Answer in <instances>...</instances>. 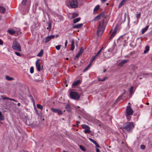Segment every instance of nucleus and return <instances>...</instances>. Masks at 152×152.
Masks as SVG:
<instances>
[{
    "mask_svg": "<svg viewBox=\"0 0 152 152\" xmlns=\"http://www.w3.org/2000/svg\"><path fill=\"white\" fill-rule=\"evenodd\" d=\"M131 115H128L127 114L126 115V118L128 121H130L131 119V117L130 116Z\"/></svg>",
    "mask_w": 152,
    "mask_h": 152,
    "instance_id": "obj_39",
    "label": "nucleus"
},
{
    "mask_svg": "<svg viewBox=\"0 0 152 152\" xmlns=\"http://www.w3.org/2000/svg\"><path fill=\"white\" fill-rule=\"evenodd\" d=\"M8 32L9 34L11 35H13L15 33V31L13 29L8 30Z\"/></svg>",
    "mask_w": 152,
    "mask_h": 152,
    "instance_id": "obj_17",
    "label": "nucleus"
},
{
    "mask_svg": "<svg viewBox=\"0 0 152 152\" xmlns=\"http://www.w3.org/2000/svg\"><path fill=\"white\" fill-rule=\"evenodd\" d=\"M71 7L73 8H75L78 7V2L77 0H71L70 2Z\"/></svg>",
    "mask_w": 152,
    "mask_h": 152,
    "instance_id": "obj_6",
    "label": "nucleus"
},
{
    "mask_svg": "<svg viewBox=\"0 0 152 152\" xmlns=\"http://www.w3.org/2000/svg\"><path fill=\"white\" fill-rule=\"evenodd\" d=\"M51 110L53 112L55 113H57L59 115H61L63 114L62 111L59 109L52 108Z\"/></svg>",
    "mask_w": 152,
    "mask_h": 152,
    "instance_id": "obj_9",
    "label": "nucleus"
},
{
    "mask_svg": "<svg viewBox=\"0 0 152 152\" xmlns=\"http://www.w3.org/2000/svg\"><path fill=\"white\" fill-rule=\"evenodd\" d=\"M98 80L99 81H104L105 80V78H104L102 80V79H101V78H99L98 79Z\"/></svg>",
    "mask_w": 152,
    "mask_h": 152,
    "instance_id": "obj_50",
    "label": "nucleus"
},
{
    "mask_svg": "<svg viewBox=\"0 0 152 152\" xmlns=\"http://www.w3.org/2000/svg\"><path fill=\"white\" fill-rule=\"evenodd\" d=\"M89 140H90V141L91 142H93V143H94V144L96 143V141H95L93 139H91V138H89Z\"/></svg>",
    "mask_w": 152,
    "mask_h": 152,
    "instance_id": "obj_41",
    "label": "nucleus"
},
{
    "mask_svg": "<svg viewBox=\"0 0 152 152\" xmlns=\"http://www.w3.org/2000/svg\"><path fill=\"white\" fill-rule=\"evenodd\" d=\"M104 49L103 47H102L101 49L98 51L96 54V55L97 56H98L101 53L102 51Z\"/></svg>",
    "mask_w": 152,
    "mask_h": 152,
    "instance_id": "obj_28",
    "label": "nucleus"
},
{
    "mask_svg": "<svg viewBox=\"0 0 152 152\" xmlns=\"http://www.w3.org/2000/svg\"><path fill=\"white\" fill-rule=\"evenodd\" d=\"M29 97H30L31 99L32 100V101L33 102H34V99L32 97V96H31V95H29Z\"/></svg>",
    "mask_w": 152,
    "mask_h": 152,
    "instance_id": "obj_51",
    "label": "nucleus"
},
{
    "mask_svg": "<svg viewBox=\"0 0 152 152\" xmlns=\"http://www.w3.org/2000/svg\"><path fill=\"white\" fill-rule=\"evenodd\" d=\"M97 57V56L96 55L94 56H92V59H91V60L93 61L94 60H95L96 58Z\"/></svg>",
    "mask_w": 152,
    "mask_h": 152,
    "instance_id": "obj_38",
    "label": "nucleus"
},
{
    "mask_svg": "<svg viewBox=\"0 0 152 152\" xmlns=\"http://www.w3.org/2000/svg\"><path fill=\"white\" fill-rule=\"evenodd\" d=\"M125 58H129V56L128 55H126V56H125Z\"/></svg>",
    "mask_w": 152,
    "mask_h": 152,
    "instance_id": "obj_59",
    "label": "nucleus"
},
{
    "mask_svg": "<svg viewBox=\"0 0 152 152\" xmlns=\"http://www.w3.org/2000/svg\"><path fill=\"white\" fill-rule=\"evenodd\" d=\"M3 44V42L1 39H0V45H2Z\"/></svg>",
    "mask_w": 152,
    "mask_h": 152,
    "instance_id": "obj_54",
    "label": "nucleus"
},
{
    "mask_svg": "<svg viewBox=\"0 0 152 152\" xmlns=\"http://www.w3.org/2000/svg\"><path fill=\"white\" fill-rule=\"evenodd\" d=\"M91 64H89L87 66L89 68L91 66Z\"/></svg>",
    "mask_w": 152,
    "mask_h": 152,
    "instance_id": "obj_60",
    "label": "nucleus"
},
{
    "mask_svg": "<svg viewBox=\"0 0 152 152\" xmlns=\"http://www.w3.org/2000/svg\"><path fill=\"white\" fill-rule=\"evenodd\" d=\"M107 70L106 69H105L104 70V71H103V72H105Z\"/></svg>",
    "mask_w": 152,
    "mask_h": 152,
    "instance_id": "obj_64",
    "label": "nucleus"
},
{
    "mask_svg": "<svg viewBox=\"0 0 152 152\" xmlns=\"http://www.w3.org/2000/svg\"><path fill=\"white\" fill-rule=\"evenodd\" d=\"M80 18H76L73 20V23H75L77 22H79L80 20Z\"/></svg>",
    "mask_w": 152,
    "mask_h": 152,
    "instance_id": "obj_27",
    "label": "nucleus"
},
{
    "mask_svg": "<svg viewBox=\"0 0 152 152\" xmlns=\"http://www.w3.org/2000/svg\"><path fill=\"white\" fill-rule=\"evenodd\" d=\"M12 48L14 50L20 52L21 50V47L20 44L16 41L13 42Z\"/></svg>",
    "mask_w": 152,
    "mask_h": 152,
    "instance_id": "obj_4",
    "label": "nucleus"
},
{
    "mask_svg": "<svg viewBox=\"0 0 152 152\" xmlns=\"http://www.w3.org/2000/svg\"><path fill=\"white\" fill-rule=\"evenodd\" d=\"M107 0H101V1L102 2H104L107 1Z\"/></svg>",
    "mask_w": 152,
    "mask_h": 152,
    "instance_id": "obj_57",
    "label": "nucleus"
},
{
    "mask_svg": "<svg viewBox=\"0 0 152 152\" xmlns=\"http://www.w3.org/2000/svg\"><path fill=\"white\" fill-rule=\"evenodd\" d=\"M40 59H37L36 62V65L37 70L39 72L41 70V65L39 62Z\"/></svg>",
    "mask_w": 152,
    "mask_h": 152,
    "instance_id": "obj_10",
    "label": "nucleus"
},
{
    "mask_svg": "<svg viewBox=\"0 0 152 152\" xmlns=\"http://www.w3.org/2000/svg\"><path fill=\"white\" fill-rule=\"evenodd\" d=\"M37 107L38 108L40 109L41 110H42L43 107L42 105H41L40 104H37Z\"/></svg>",
    "mask_w": 152,
    "mask_h": 152,
    "instance_id": "obj_31",
    "label": "nucleus"
},
{
    "mask_svg": "<svg viewBox=\"0 0 152 152\" xmlns=\"http://www.w3.org/2000/svg\"><path fill=\"white\" fill-rule=\"evenodd\" d=\"M88 127H89L88 126V125H87L86 124H82V127L83 129H86V128H88Z\"/></svg>",
    "mask_w": 152,
    "mask_h": 152,
    "instance_id": "obj_36",
    "label": "nucleus"
},
{
    "mask_svg": "<svg viewBox=\"0 0 152 152\" xmlns=\"http://www.w3.org/2000/svg\"><path fill=\"white\" fill-rule=\"evenodd\" d=\"M79 57V56L77 55H76L75 57L74 58V59L75 60H77V59H78Z\"/></svg>",
    "mask_w": 152,
    "mask_h": 152,
    "instance_id": "obj_49",
    "label": "nucleus"
},
{
    "mask_svg": "<svg viewBox=\"0 0 152 152\" xmlns=\"http://www.w3.org/2000/svg\"><path fill=\"white\" fill-rule=\"evenodd\" d=\"M129 61V60L128 59L123 60L118 64V65L120 66H122L124 65L126 63Z\"/></svg>",
    "mask_w": 152,
    "mask_h": 152,
    "instance_id": "obj_11",
    "label": "nucleus"
},
{
    "mask_svg": "<svg viewBox=\"0 0 152 152\" xmlns=\"http://www.w3.org/2000/svg\"><path fill=\"white\" fill-rule=\"evenodd\" d=\"M76 122L77 124H79L80 123V122L78 121H77Z\"/></svg>",
    "mask_w": 152,
    "mask_h": 152,
    "instance_id": "obj_62",
    "label": "nucleus"
},
{
    "mask_svg": "<svg viewBox=\"0 0 152 152\" xmlns=\"http://www.w3.org/2000/svg\"><path fill=\"white\" fill-rule=\"evenodd\" d=\"M6 79L8 80H13V78L11 77L8 76H6Z\"/></svg>",
    "mask_w": 152,
    "mask_h": 152,
    "instance_id": "obj_34",
    "label": "nucleus"
},
{
    "mask_svg": "<svg viewBox=\"0 0 152 152\" xmlns=\"http://www.w3.org/2000/svg\"><path fill=\"white\" fill-rule=\"evenodd\" d=\"M96 152H100V151H99V149L98 148H96Z\"/></svg>",
    "mask_w": 152,
    "mask_h": 152,
    "instance_id": "obj_56",
    "label": "nucleus"
},
{
    "mask_svg": "<svg viewBox=\"0 0 152 152\" xmlns=\"http://www.w3.org/2000/svg\"><path fill=\"white\" fill-rule=\"evenodd\" d=\"M134 127L133 122H127L124 124L123 126V130L124 131L129 132L131 131Z\"/></svg>",
    "mask_w": 152,
    "mask_h": 152,
    "instance_id": "obj_3",
    "label": "nucleus"
},
{
    "mask_svg": "<svg viewBox=\"0 0 152 152\" xmlns=\"http://www.w3.org/2000/svg\"><path fill=\"white\" fill-rule=\"evenodd\" d=\"M133 89H134V87H133V86H131V87H130V89L129 90V95H132V94H133Z\"/></svg>",
    "mask_w": 152,
    "mask_h": 152,
    "instance_id": "obj_22",
    "label": "nucleus"
},
{
    "mask_svg": "<svg viewBox=\"0 0 152 152\" xmlns=\"http://www.w3.org/2000/svg\"><path fill=\"white\" fill-rule=\"evenodd\" d=\"M149 27V26L147 25L145 27L143 28L142 30V34H143L144 32H145V31H146L148 29V28Z\"/></svg>",
    "mask_w": 152,
    "mask_h": 152,
    "instance_id": "obj_16",
    "label": "nucleus"
},
{
    "mask_svg": "<svg viewBox=\"0 0 152 152\" xmlns=\"http://www.w3.org/2000/svg\"><path fill=\"white\" fill-rule=\"evenodd\" d=\"M9 100H11V101H15V99H12V98H9Z\"/></svg>",
    "mask_w": 152,
    "mask_h": 152,
    "instance_id": "obj_55",
    "label": "nucleus"
},
{
    "mask_svg": "<svg viewBox=\"0 0 152 152\" xmlns=\"http://www.w3.org/2000/svg\"><path fill=\"white\" fill-rule=\"evenodd\" d=\"M89 68V67L87 66L83 71V72H85L87 70H88V69Z\"/></svg>",
    "mask_w": 152,
    "mask_h": 152,
    "instance_id": "obj_47",
    "label": "nucleus"
},
{
    "mask_svg": "<svg viewBox=\"0 0 152 152\" xmlns=\"http://www.w3.org/2000/svg\"><path fill=\"white\" fill-rule=\"evenodd\" d=\"M94 144L96 146L97 148H99L100 146L99 145L97 144V143L96 142V143H95Z\"/></svg>",
    "mask_w": 152,
    "mask_h": 152,
    "instance_id": "obj_52",
    "label": "nucleus"
},
{
    "mask_svg": "<svg viewBox=\"0 0 152 152\" xmlns=\"http://www.w3.org/2000/svg\"><path fill=\"white\" fill-rule=\"evenodd\" d=\"M93 62V61H91V60L90 61V62L89 64H90L92 65V64Z\"/></svg>",
    "mask_w": 152,
    "mask_h": 152,
    "instance_id": "obj_58",
    "label": "nucleus"
},
{
    "mask_svg": "<svg viewBox=\"0 0 152 152\" xmlns=\"http://www.w3.org/2000/svg\"><path fill=\"white\" fill-rule=\"evenodd\" d=\"M67 40H66L65 42V48H66V47L67 45Z\"/></svg>",
    "mask_w": 152,
    "mask_h": 152,
    "instance_id": "obj_53",
    "label": "nucleus"
},
{
    "mask_svg": "<svg viewBox=\"0 0 152 152\" xmlns=\"http://www.w3.org/2000/svg\"><path fill=\"white\" fill-rule=\"evenodd\" d=\"M77 55L78 56H79V57L80 56V55H81V54H80L79 53H77Z\"/></svg>",
    "mask_w": 152,
    "mask_h": 152,
    "instance_id": "obj_63",
    "label": "nucleus"
},
{
    "mask_svg": "<svg viewBox=\"0 0 152 152\" xmlns=\"http://www.w3.org/2000/svg\"><path fill=\"white\" fill-rule=\"evenodd\" d=\"M141 16V14L140 13H139L137 14L136 15V17L137 19H138L140 18Z\"/></svg>",
    "mask_w": 152,
    "mask_h": 152,
    "instance_id": "obj_44",
    "label": "nucleus"
},
{
    "mask_svg": "<svg viewBox=\"0 0 152 152\" xmlns=\"http://www.w3.org/2000/svg\"><path fill=\"white\" fill-rule=\"evenodd\" d=\"M83 94V92L81 90H79L77 92L71 91L69 93V97L72 99L74 100H77L79 99L80 96Z\"/></svg>",
    "mask_w": 152,
    "mask_h": 152,
    "instance_id": "obj_2",
    "label": "nucleus"
},
{
    "mask_svg": "<svg viewBox=\"0 0 152 152\" xmlns=\"http://www.w3.org/2000/svg\"><path fill=\"white\" fill-rule=\"evenodd\" d=\"M105 19H103L101 21L99 22V27L97 31V34L98 36L101 35L104 31L105 27V23L107 22V21H105Z\"/></svg>",
    "mask_w": 152,
    "mask_h": 152,
    "instance_id": "obj_1",
    "label": "nucleus"
},
{
    "mask_svg": "<svg viewBox=\"0 0 152 152\" xmlns=\"http://www.w3.org/2000/svg\"><path fill=\"white\" fill-rule=\"evenodd\" d=\"M27 0H23L22 2V4L23 5H25L26 3Z\"/></svg>",
    "mask_w": 152,
    "mask_h": 152,
    "instance_id": "obj_43",
    "label": "nucleus"
},
{
    "mask_svg": "<svg viewBox=\"0 0 152 152\" xmlns=\"http://www.w3.org/2000/svg\"><path fill=\"white\" fill-rule=\"evenodd\" d=\"M107 15H105L104 12H102L96 17L93 19V20L96 21L99 19H105L107 18Z\"/></svg>",
    "mask_w": 152,
    "mask_h": 152,
    "instance_id": "obj_5",
    "label": "nucleus"
},
{
    "mask_svg": "<svg viewBox=\"0 0 152 152\" xmlns=\"http://www.w3.org/2000/svg\"><path fill=\"white\" fill-rule=\"evenodd\" d=\"M100 8V6L99 5H96L94 9V12H95V11H97Z\"/></svg>",
    "mask_w": 152,
    "mask_h": 152,
    "instance_id": "obj_29",
    "label": "nucleus"
},
{
    "mask_svg": "<svg viewBox=\"0 0 152 152\" xmlns=\"http://www.w3.org/2000/svg\"><path fill=\"white\" fill-rule=\"evenodd\" d=\"M149 47L148 46H146L145 47V50L144 51V53H147L149 50Z\"/></svg>",
    "mask_w": 152,
    "mask_h": 152,
    "instance_id": "obj_25",
    "label": "nucleus"
},
{
    "mask_svg": "<svg viewBox=\"0 0 152 152\" xmlns=\"http://www.w3.org/2000/svg\"><path fill=\"white\" fill-rule=\"evenodd\" d=\"M15 53L18 56H21V54H20L18 53V52H15Z\"/></svg>",
    "mask_w": 152,
    "mask_h": 152,
    "instance_id": "obj_48",
    "label": "nucleus"
},
{
    "mask_svg": "<svg viewBox=\"0 0 152 152\" xmlns=\"http://www.w3.org/2000/svg\"><path fill=\"white\" fill-rule=\"evenodd\" d=\"M48 27L47 28V29L49 30V31H50L51 30V26H52V23L51 22H49L48 23Z\"/></svg>",
    "mask_w": 152,
    "mask_h": 152,
    "instance_id": "obj_19",
    "label": "nucleus"
},
{
    "mask_svg": "<svg viewBox=\"0 0 152 152\" xmlns=\"http://www.w3.org/2000/svg\"><path fill=\"white\" fill-rule=\"evenodd\" d=\"M4 119V116L2 115L1 112H0V121H2Z\"/></svg>",
    "mask_w": 152,
    "mask_h": 152,
    "instance_id": "obj_32",
    "label": "nucleus"
},
{
    "mask_svg": "<svg viewBox=\"0 0 152 152\" xmlns=\"http://www.w3.org/2000/svg\"><path fill=\"white\" fill-rule=\"evenodd\" d=\"M17 105L18 106H20V103H18L17 104Z\"/></svg>",
    "mask_w": 152,
    "mask_h": 152,
    "instance_id": "obj_61",
    "label": "nucleus"
},
{
    "mask_svg": "<svg viewBox=\"0 0 152 152\" xmlns=\"http://www.w3.org/2000/svg\"><path fill=\"white\" fill-rule=\"evenodd\" d=\"M83 24L82 23H80V24H79L74 25L73 27V28H77V29H79V28H81L82 27V26L83 25Z\"/></svg>",
    "mask_w": 152,
    "mask_h": 152,
    "instance_id": "obj_12",
    "label": "nucleus"
},
{
    "mask_svg": "<svg viewBox=\"0 0 152 152\" xmlns=\"http://www.w3.org/2000/svg\"><path fill=\"white\" fill-rule=\"evenodd\" d=\"M54 35H52L48 36L43 40V41L45 43L47 42L50 41L51 39L54 38Z\"/></svg>",
    "mask_w": 152,
    "mask_h": 152,
    "instance_id": "obj_8",
    "label": "nucleus"
},
{
    "mask_svg": "<svg viewBox=\"0 0 152 152\" xmlns=\"http://www.w3.org/2000/svg\"><path fill=\"white\" fill-rule=\"evenodd\" d=\"M132 70L133 71H134L137 69V67L136 66L132 65Z\"/></svg>",
    "mask_w": 152,
    "mask_h": 152,
    "instance_id": "obj_33",
    "label": "nucleus"
},
{
    "mask_svg": "<svg viewBox=\"0 0 152 152\" xmlns=\"http://www.w3.org/2000/svg\"><path fill=\"white\" fill-rule=\"evenodd\" d=\"M78 14L76 12H74L72 13L71 18H74L78 16Z\"/></svg>",
    "mask_w": 152,
    "mask_h": 152,
    "instance_id": "obj_24",
    "label": "nucleus"
},
{
    "mask_svg": "<svg viewBox=\"0 0 152 152\" xmlns=\"http://www.w3.org/2000/svg\"><path fill=\"white\" fill-rule=\"evenodd\" d=\"M83 51H84V48L83 47H82L80 48L79 51V52L78 53L81 55L83 53Z\"/></svg>",
    "mask_w": 152,
    "mask_h": 152,
    "instance_id": "obj_30",
    "label": "nucleus"
},
{
    "mask_svg": "<svg viewBox=\"0 0 152 152\" xmlns=\"http://www.w3.org/2000/svg\"><path fill=\"white\" fill-rule=\"evenodd\" d=\"M66 108L67 110L69 112H70L71 110V108L70 107L69 105L68 104H67L66 106Z\"/></svg>",
    "mask_w": 152,
    "mask_h": 152,
    "instance_id": "obj_20",
    "label": "nucleus"
},
{
    "mask_svg": "<svg viewBox=\"0 0 152 152\" xmlns=\"http://www.w3.org/2000/svg\"><path fill=\"white\" fill-rule=\"evenodd\" d=\"M79 147L81 149V150L84 151H86V149H85L84 146L81 145H79Z\"/></svg>",
    "mask_w": 152,
    "mask_h": 152,
    "instance_id": "obj_37",
    "label": "nucleus"
},
{
    "mask_svg": "<svg viewBox=\"0 0 152 152\" xmlns=\"http://www.w3.org/2000/svg\"><path fill=\"white\" fill-rule=\"evenodd\" d=\"M90 128L89 127H88V128L85 129V130H84V132L85 133H89L91 132V131L90 130Z\"/></svg>",
    "mask_w": 152,
    "mask_h": 152,
    "instance_id": "obj_21",
    "label": "nucleus"
},
{
    "mask_svg": "<svg viewBox=\"0 0 152 152\" xmlns=\"http://www.w3.org/2000/svg\"><path fill=\"white\" fill-rule=\"evenodd\" d=\"M5 10V9L3 6L0 7V12L1 13L4 12Z\"/></svg>",
    "mask_w": 152,
    "mask_h": 152,
    "instance_id": "obj_23",
    "label": "nucleus"
},
{
    "mask_svg": "<svg viewBox=\"0 0 152 152\" xmlns=\"http://www.w3.org/2000/svg\"><path fill=\"white\" fill-rule=\"evenodd\" d=\"M61 45H58L56 46V48L58 50L60 49L61 48Z\"/></svg>",
    "mask_w": 152,
    "mask_h": 152,
    "instance_id": "obj_42",
    "label": "nucleus"
},
{
    "mask_svg": "<svg viewBox=\"0 0 152 152\" xmlns=\"http://www.w3.org/2000/svg\"><path fill=\"white\" fill-rule=\"evenodd\" d=\"M15 31L17 32L18 34H20L21 33L20 32V29L18 28Z\"/></svg>",
    "mask_w": 152,
    "mask_h": 152,
    "instance_id": "obj_45",
    "label": "nucleus"
},
{
    "mask_svg": "<svg viewBox=\"0 0 152 152\" xmlns=\"http://www.w3.org/2000/svg\"><path fill=\"white\" fill-rule=\"evenodd\" d=\"M43 53V49H41L37 56L39 57H41L42 56Z\"/></svg>",
    "mask_w": 152,
    "mask_h": 152,
    "instance_id": "obj_18",
    "label": "nucleus"
},
{
    "mask_svg": "<svg viewBox=\"0 0 152 152\" xmlns=\"http://www.w3.org/2000/svg\"><path fill=\"white\" fill-rule=\"evenodd\" d=\"M145 146L144 145H141L140 146V148L142 149H144L145 148Z\"/></svg>",
    "mask_w": 152,
    "mask_h": 152,
    "instance_id": "obj_46",
    "label": "nucleus"
},
{
    "mask_svg": "<svg viewBox=\"0 0 152 152\" xmlns=\"http://www.w3.org/2000/svg\"><path fill=\"white\" fill-rule=\"evenodd\" d=\"M116 31L115 30H114L113 33H112L111 36L110 37V39H109V40H111L114 37V36L116 34Z\"/></svg>",
    "mask_w": 152,
    "mask_h": 152,
    "instance_id": "obj_14",
    "label": "nucleus"
},
{
    "mask_svg": "<svg viewBox=\"0 0 152 152\" xmlns=\"http://www.w3.org/2000/svg\"><path fill=\"white\" fill-rule=\"evenodd\" d=\"M75 42L74 40H72L71 42V50L73 51L75 48L74 44Z\"/></svg>",
    "mask_w": 152,
    "mask_h": 152,
    "instance_id": "obj_15",
    "label": "nucleus"
},
{
    "mask_svg": "<svg viewBox=\"0 0 152 152\" xmlns=\"http://www.w3.org/2000/svg\"><path fill=\"white\" fill-rule=\"evenodd\" d=\"M80 83V80H78L72 83V86H75Z\"/></svg>",
    "mask_w": 152,
    "mask_h": 152,
    "instance_id": "obj_13",
    "label": "nucleus"
},
{
    "mask_svg": "<svg viewBox=\"0 0 152 152\" xmlns=\"http://www.w3.org/2000/svg\"><path fill=\"white\" fill-rule=\"evenodd\" d=\"M34 67L33 66H32L30 68V73L31 74L33 73L34 72Z\"/></svg>",
    "mask_w": 152,
    "mask_h": 152,
    "instance_id": "obj_40",
    "label": "nucleus"
},
{
    "mask_svg": "<svg viewBox=\"0 0 152 152\" xmlns=\"http://www.w3.org/2000/svg\"><path fill=\"white\" fill-rule=\"evenodd\" d=\"M126 114L128 115H132L133 113V110L130 106H128L126 109Z\"/></svg>",
    "mask_w": 152,
    "mask_h": 152,
    "instance_id": "obj_7",
    "label": "nucleus"
},
{
    "mask_svg": "<svg viewBox=\"0 0 152 152\" xmlns=\"http://www.w3.org/2000/svg\"><path fill=\"white\" fill-rule=\"evenodd\" d=\"M1 99L3 100H9V98L7 97L6 96H1Z\"/></svg>",
    "mask_w": 152,
    "mask_h": 152,
    "instance_id": "obj_35",
    "label": "nucleus"
},
{
    "mask_svg": "<svg viewBox=\"0 0 152 152\" xmlns=\"http://www.w3.org/2000/svg\"><path fill=\"white\" fill-rule=\"evenodd\" d=\"M126 1L125 0H122L119 4L118 6V7L121 8L123 5Z\"/></svg>",
    "mask_w": 152,
    "mask_h": 152,
    "instance_id": "obj_26",
    "label": "nucleus"
}]
</instances>
